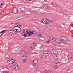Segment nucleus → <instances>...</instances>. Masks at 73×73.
Here are the masks:
<instances>
[{"instance_id":"obj_1","label":"nucleus","mask_w":73,"mask_h":73,"mask_svg":"<svg viewBox=\"0 0 73 73\" xmlns=\"http://www.w3.org/2000/svg\"><path fill=\"white\" fill-rule=\"evenodd\" d=\"M59 38L60 40H56V41L58 43H61V41H63L65 44L68 42V38L67 37L64 36H60Z\"/></svg>"},{"instance_id":"obj_2","label":"nucleus","mask_w":73,"mask_h":73,"mask_svg":"<svg viewBox=\"0 0 73 73\" xmlns=\"http://www.w3.org/2000/svg\"><path fill=\"white\" fill-rule=\"evenodd\" d=\"M21 59L23 63H25V62H26L27 61V58L25 56H22Z\"/></svg>"},{"instance_id":"obj_3","label":"nucleus","mask_w":73,"mask_h":73,"mask_svg":"<svg viewBox=\"0 0 73 73\" xmlns=\"http://www.w3.org/2000/svg\"><path fill=\"white\" fill-rule=\"evenodd\" d=\"M43 54L45 57H47L49 55V52L48 51H44L43 52Z\"/></svg>"},{"instance_id":"obj_4","label":"nucleus","mask_w":73,"mask_h":73,"mask_svg":"<svg viewBox=\"0 0 73 73\" xmlns=\"http://www.w3.org/2000/svg\"><path fill=\"white\" fill-rule=\"evenodd\" d=\"M16 7L14 8L13 9L12 13H16L18 11Z\"/></svg>"},{"instance_id":"obj_5","label":"nucleus","mask_w":73,"mask_h":73,"mask_svg":"<svg viewBox=\"0 0 73 73\" xmlns=\"http://www.w3.org/2000/svg\"><path fill=\"white\" fill-rule=\"evenodd\" d=\"M45 57L44 55L42 54L40 56V60H44L45 59Z\"/></svg>"},{"instance_id":"obj_6","label":"nucleus","mask_w":73,"mask_h":73,"mask_svg":"<svg viewBox=\"0 0 73 73\" xmlns=\"http://www.w3.org/2000/svg\"><path fill=\"white\" fill-rule=\"evenodd\" d=\"M29 32L28 33V36H31V35H33V32H32L31 31H30L29 30Z\"/></svg>"},{"instance_id":"obj_7","label":"nucleus","mask_w":73,"mask_h":73,"mask_svg":"<svg viewBox=\"0 0 73 73\" xmlns=\"http://www.w3.org/2000/svg\"><path fill=\"white\" fill-rule=\"evenodd\" d=\"M7 62L9 63V64H13V60H10V59H9L7 60Z\"/></svg>"},{"instance_id":"obj_8","label":"nucleus","mask_w":73,"mask_h":73,"mask_svg":"<svg viewBox=\"0 0 73 73\" xmlns=\"http://www.w3.org/2000/svg\"><path fill=\"white\" fill-rule=\"evenodd\" d=\"M6 33V30H3L0 33V34L2 33L1 35H0V36H3V35H4V33Z\"/></svg>"},{"instance_id":"obj_9","label":"nucleus","mask_w":73,"mask_h":73,"mask_svg":"<svg viewBox=\"0 0 73 73\" xmlns=\"http://www.w3.org/2000/svg\"><path fill=\"white\" fill-rule=\"evenodd\" d=\"M42 8L43 9H46L48 8V6L46 5H43L42 7Z\"/></svg>"},{"instance_id":"obj_10","label":"nucleus","mask_w":73,"mask_h":73,"mask_svg":"<svg viewBox=\"0 0 73 73\" xmlns=\"http://www.w3.org/2000/svg\"><path fill=\"white\" fill-rule=\"evenodd\" d=\"M12 65L14 66H15V68L19 66L18 64H17L16 62L13 64H12Z\"/></svg>"},{"instance_id":"obj_11","label":"nucleus","mask_w":73,"mask_h":73,"mask_svg":"<svg viewBox=\"0 0 73 73\" xmlns=\"http://www.w3.org/2000/svg\"><path fill=\"white\" fill-rule=\"evenodd\" d=\"M20 54H25V52L23 50H22L21 51Z\"/></svg>"},{"instance_id":"obj_12","label":"nucleus","mask_w":73,"mask_h":73,"mask_svg":"<svg viewBox=\"0 0 73 73\" xmlns=\"http://www.w3.org/2000/svg\"><path fill=\"white\" fill-rule=\"evenodd\" d=\"M68 57L69 60H73L72 57L70 55H68Z\"/></svg>"},{"instance_id":"obj_13","label":"nucleus","mask_w":73,"mask_h":73,"mask_svg":"<svg viewBox=\"0 0 73 73\" xmlns=\"http://www.w3.org/2000/svg\"><path fill=\"white\" fill-rule=\"evenodd\" d=\"M32 62H33V63L34 64H37V60H36L34 59L32 61Z\"/></svg>"},{"instance_id":"obj_14","label":"nucleus","mask_w":73,"mask_h":73,"mask_svg":"<svg viewBox=\"0 0 73 73\" xmlns=\"http://www.w3.org/2000/svg\"><path fill=\"white\" fill-rule=\"evenodd\" d=\"M37 21V19H35V18H33L32 20V21L33 23H35V22H36Z\"/></svg>"},{"instance_id":"obj_15","label":"nucleus","mask_w":73,"mask_h":73,"mask_svg":"<svg viewBox=\"0 0 73 73\" xmlns=\"http://www.w3.org/2000/svg\"><path fill=\"white\" fill-rule=\"evenodd\" d=\"M15 69L16 70H19L20 69V67L18 66L15 67Z\"/></svg>"},{"instance_id":"obj_16","label":"nucleus","mask_w":73,"mask_h":73,"mask_svg":"<svg viewBox=\"0 0 73 73\" xmlns=\"http://www.w3.org/2000/svg\"><path fill=\"white\" fill-rule=\"evenodd\" d=\"M56 65L58 66H61V64H60V62H58L56 64Z\"/></svg>"},{"instance_id":"obj_17","label":"nucleus","mask_w":73,"mask_h":73,"mask_svg":"<svg viewBox=\"0 0 73 73\" xmlns=\"http://www.w3.org/2000/svg\"><path fill=\"white\" fill-rule=\"evenodd\" d=\"M37 45V44L35 43H33V47H34V48H36V47L37 45Z\"/></svg>"},{"instance_id":"obj_18","label":"nucleus","mask_w":73,"mask_h":73,"mask_svg":"<svg viewBox=\"0 0 73 73\" xmlns=\"http://www.w3.org/2000/svg\"><path fill=\"white\" fill-rule=\"evenodd\" d=\"M23 36H24V37H28V35L27 34H23Z\"/></svg>"},{"instance_id":"obj_19","label":"nucleus","mask_w":73,"mask_h":73,"mask_svg":"<svg viewBox=\"0 0 73 73\" xmlns=\"http://www.w3.org/2000/svg\"><path fill=\"white\" fill-rule=\"evenodd\" d=\"M9 33L10 35H12L13 34V32L11 30H10L9 31Z\"/></svg>"},{"instance_id":"obj_20","label":"nucleus","mask_w":73,"mask_h":73,"mask_svg":"<svg viewBox=\"0 0 73 73\" xmlns=\"http://www.w3.org/2000/svg\"><path fill=\"white\" fill-rule=\"evenodd\" d=\"M3 73H11V72L8 71H5L3 72Z\"/></svg>"},{"instance_id":"obj_21","label":"nucleus","mask_w":73,"mask_h":73,"mask_svg":"<svg viewBox=\"0 0 73 73\" xmlns=\"http://www.w3.org/2000/svg\"><path fill=\"white\" fill-rule=\"evenodd\" d=\"M49 22H48L47 21L45 22V21H43V24H49Z\"/></svg>"},{"instance_id":"obj_22","label":"nucleus","mask_w":73,"mask_h":73,"mask_svg":"<svg viewBox=\"0 0 73 73\" xmlns=\"http://www.w3.org/2000/svg\"><path fill=\"white\" fill-rule=\"evenodd\" d=\"M29 50H30V51L31 50L32 51L33 50V48L31 47H29Z\"/></svg>"},{"instance_id":"obj_23","label":"nucleus","mask_w":73,"mask_h":73,"mask_svg":"<svg viewBox=\"0 0 73 73\" xmlns=\"http://www.w3.org/2000/svg\"><path fill=\"white\" fill-rule=\"evenodd\" d=\"M11 60L13 61V64H14V63H16V62H15V59H12Z\"/></svg>"},{"instance_id":"obj_24","label":"nucleus","mask_w":73,"mask_h":73,"mask_svg":"<svg viewBox=\"0 0 73 73\" xmlns=\"http://www.w3.org/2000/svg\"><path fill=\"white\" fill-rule=\"evenodd\" d=\"M13 33H15L16 34L18 33V32H17V31H16L15 30L13 31Z\"/></svg>"},{"instance_id":"obj_25","label":"nucleus","mask_w":73,"mask_h":73,"mask_svg":"<svg viewBox=\"0 0 73 73\" xmlns=\"http://www.w3.org/2000/svg\"><path fill=\"white\" fill-rule=\"evenodd\" d=\"M1 6H0V7L1 8H3V4H4V3H1Z\"/></svg>"},{"instance_id":"obj_26","label":"nucleus","mask_w":73,"mask_h":73,"mask_svg":"<svg viewBox=\"0 0 73 73\" xmlns=\"http://www.w3.org/2000/svg\"><path fill=\"white\" fill-rule=\"evenodd\" d=\"M53 52H54V51H53L52 50H51V51H50V53L51 54H53Z\"/></svg>"},{"instance_id":"obj_27","label":"nucleus","mask_w":73,"mask_h":73,"mask_svg":"<svg viewBox=\"0 0 73 73\" xmlns=\"http://www.w3.org/2000/svg\"><path fill=\"white\" fill-rule=\"evenodd\" d=\"M52 40V41H57V39L55 38H53Z\"/></svg>"},{"instance_id":"obj_28","label":"nucleus","mask_w":73,"mask_h":73,"mask_svg":"<svg viewBox=\"0 0 73 73\" xmlns=\"http://www.w3.org/2000/svg\"><path fill=\"white\" fill-rule=\"evenodd\" d=\"M53 39V38L52 36H50L49 37V40H52Z\"/></svg>"},{"instance_id":"obj_29","label":"nucleus","mask_w":73,"mask_h":73,"mask_svg":"<svg viewBox=\"0 0 73 73\" xmlns=\"http://www.w3.org/2000/svg\"><path fill=\"white\" fill-rule=\"evenodd\" d=\"M21 12H23V13H25V11L24 10H21Z\"/></svg>"},{"instance_id":"obj_30","label":"nucleus","mask_w":73,"mask_h":73,"mask_svg":"<svg viewBox=\"0 0 73 73\" xmlns=\"http://www.w3.org/2000/svg\"><path fill=\"white\" fill-rule=\"evenodd\" d=\"M29 12H30V13H32V10H31V9H29L28 11Z\"/></svg>"},{"instance_id":"obj_31","label":"nucleus","mask_w":73,"mask_h":73,"mask_svg":"<svg viewBox=\"0 0 73 73\" xmlns=\"http://www.w3.org/2000/svg\"><path fill=\"white\" fill-rule=\"evenodd\" d=\"M18 29V31L17 32H20L21 31V29Z\"/></svg>"},{"instance_id":"obj_32","label":"nucleus","mask_w":73,"mask_h":73,"mask_svg":"<svg viewBox=\"0 0 73 73\" xmlns=\"http://www.w3.org/2000/svg\"><path fill=\"white\" fill-rule=\"evenodd\" d=\"M26 32H27V33H25V34H26L28 35V33H29V30H26Z\"/></svg>"},{"instance_id":"obj_33","label":"nucleus","mask_w":73,"mask_h":73,"mask_svg":"<svg viewBox=\"0 0 73 73\" xmlns=\"http://www.w3.org/2000/svg\"><path fill=\"white\" fill-rule=\"evenodd\" d=\"M1 15H4V12L3 11H2L1 12Z\"/></svg>"},{"instance_id":"obj_34","label":"nucleus","mask_w":73,"mask_h":73,"mask_svg":"<svg viewBox=\"0 0 73 73\" xmlns=\"http://www.w3.org/2000/svg\"><path fill=\"white\" fill-rule=\"evenodd\" d=\"M35 68H36V69H37V68H39V66L37 65H36L35 66Z\"/></svg>"},{"instance_id":"obj_35","label":"nucleus","mask_w":73,"mask_h":73,"mask_svg":"<svg viewBox=\"0 0 73 73\" xmlns=\"http://www.w3.org/2000/svg\"><path fill=\"white\" fill-rule=\"evenodd\" d=\"M50 71L49 70H46L44 72H45L46 73H47V72H49Z\"/></svg>"},{"instance_id":"obj_36","label":"nucleus","mask_w":73,"mask_h":73,"mask_svg":"<svg viewBox=\"0 0 73 73\" xmlns=\"http://www.w3.org/2000/svg\"><path fill=\"white\" fill-rule=\"evenodd\" d=\"M54 22L53 21H51L50 22V23H51V24H54Z\"/></svg>"},{"instance_id":"obj_37","label":"nucleus","mask_w":73,"mask_h":73,"mask_svg":"<svg viewBox=\"0 0 73 73\" xmlns=\"http://www.w3.org/2000/svg\"><path fill=\"white\" fill-rule=\"evenodd\" d=\"M47 20H48V19H44L43 20V21H45V22L46 21H47Z\"/></svg>"},{"instance_id":"obj_38","label":"nucleus","mask_w":73,"mask_h":73,"mask_svg":"<svg viewBox=\"0 0 73 73\" xmlns=\"http://www.w3.org/2000/svg\"><path fill=\"white\" fill-rule=\"evenodd\" d=\"M16 23L15 24V25H16V26L14 27V28H15V27H18V25L17 24L16 25Z\"/></svg>"},{"instance_id":"obj_39","label":"nucleus","mask_w":73,"mask_h":73,"mask_svg":"<svg viewBox=\"0 0 73 73\" xmlns=\"http://www.w3.org/2000/svg\"><path fill=\"white\" fill-rule=\"evenodd\" d=\"M58 58L57 56L55 57L54 58L55 60H57Z\"/></svg>"},{"instance_id":"obj_40","label":"nucleus","mask_w":73,"mask_h":73,"mask_svg":"<svg viewBox=\"0 0 73 73\" xmlns=\"http://www.w3.org/2000/svg\"><path fill=\"white\" fill-rule=\"evenodd\" d=\"M47 20L48 21H48V22H49L48 23L49 24V23H50V21L48 20V19H47Z\"/></svg>"},{"instance_id":"obj_41","label":"nucleus","mask_w":73,"mask_h":73,"mask_svg":"<svg viewBox=\"0 0 73 73\" xmlns=\"http://www.w3.org/2000/svg\"><path fill=\"white\" fill-rule=\"evenodd\" d=\"M54 6H55L56 7H57V4H55L54 3Z\"/></svg>"},{"instance_id":"obj_42","label":"nucleus","mask_w":73,"mask_h":73,"mask_svg":"<svg viewBox=\"0 0 73 73\" xmlns=\"http://www.w3.org/2000/svg\"><path fill=\"white\" fill-rule=\"evenodd\" d=\"M41 22L42 23L44 24V21H43V20H42V21H41Z\"/></svg>"},{"instance_id":"obj_43","label":"nucleus","mask_w":73,"mask_h":73,"mask_svg":"<svg viewBox=\"0 0 73 73\" xmlns=\"http://www.w3.org/2000/svg\"><path fill=\"white\" fill-rule=\"evenodd\" d=\"M40 33H36V35H37L38 36V35H39L40 34Z\"/></svg>"},{"instance_id":"obj_44","label":"nucleus","mask_w":73,"mask_h":73,"mask_svg":"<svg viewBox=\"0 0 73 73\" xmlns=\"http://www.w3.org/2000/svg\"><path fill=\"white\" fill-rule=\"evenodd\" d=\"M39 37H41V34H39V35H38V36Z\"/></svg>"},{"instance_id":"obj_45","label":"nucleus","mask_w":73,"mask_h":73,"mask_svg":"<svg viewBox=\"0 0 73 73\" xmlns=\"http://www.w3.org/2000/svg\"><path fill=\"white\" fill-rule=\"evenodd\" d=\"M50 41L49 40H48L47 42V44H49V42Z\"/></svg>"},{"instance_id":"obj_46","label":"nucleus","mask_w":73,"mask_h":73,"mask_svg":"<svg viewBox=\"0 0 73 73\" xmlns=\"http://www.w3.org/2000/svg\"><path fill=\"white\" fill-rule=\"evenodd\" d=\"M7 27H8V26H7L5 25V28H7Z\"/></svg>"},{"instance_id":"obj_47","label":"nucleus","mask_w":73,"mask_h":73,"mask_svg":"<svg viewBox=\"0 0 73 73\" xmlns=\"http://www.w3.org/2000/svg\"><path fill=\"white\" fill-rule=\"evenodd\" d=\"M19 27H19V29H21V25H19Z\"/></svg>"},{"instance_id":"obj_48","label":"nucleus","mask_w":73,"mask_h":73,"mask_svg":"<svg viewBox=\"0 0 73 73\" xmlns=\"http://www.w3.org/2000/svg\"><path fill=\"white\" fill-rule=\"evenodd\" d=\"M22 8H25V7H21V9Z\"/></svg>"},{"instance_id":"obj_49","label":"nucleus","mask_w":73,"mask_h":73,"mask_svg":"<svg viewBox=\"0 0 73 73\" xmlns=\"http://www.w3.org/2000/svg\"><path fill=\"white\" fill-rule=\"evenodd\" d=\"M56 66H53V68H54V69H56Z\"/></svg>"},{"instance_id":"obj_50","label":"nucleus","mask_w":73,"mask_h":73,"mask_svg":"<svg viewBox=\"0 0 73 73\" xmlns=\"http://www.w3.org/2000/svg\"><path fill=\"white\" fill-rule=\"evenodd\" d=\"M17 24H18V26H19V25H20V24H18V23H16V25H17Z\"/></svg>"},{"instance_id":"obj_51","label":"nucleus","mask_w":73,"mask_h":73,"mask_svg":"<svg viewBox=\"0 0 73 73\" xmlns=\"http://www.w3.org/2000/svg\"><path fill=\"white\" fill-rule=\"evenodd\" d=\"M53 54H56V53L54 51V52H53Z\"/></svg>"},{"instance_id":"obj_52","label":"nucleus","mask_w":73,"mask_h":73,"mask_svg":"<svg viewBox=\"0 0 73 73\" xmlns=\"http://www.w3.org/2000/svg\"><path fill=\"white\" fill-rule=\"evenodd\" d=\"M15 31H18V29H15Z\"/></svg>"},{"instance_id":"obj_53","label":"nucleus","mask_w":73,"mask_h":73,"mask_svg":"<svg viewBox=\"0 0 73 73\" xmlns=\"http://www.w3.org/2000/svg\"><path fill=\"white\" fill-rule=\"evenodd\" d=\"M72 60H73V54L72 55Z\"/></svg>"},{"instance_id":"obj_54","label":"nucleus","mask_w":73,"mask_h":73,"mask_svg":"<svg viewBox=\"0 0 73 73\" xmlns=\"http://www.w3.org/2000/svg\"><path fill=\"white\" fill-rule=\"evenodd\" d=\"M29 1H31L32 0H28Z\"/></svg>"},{"instance_id":"obj_55","label":"nucleus","mask_w":73,"mask_h":73,"mask_svg":"<svg viewBox=\"0 0 73 73\" xmlns=\"http://www.w3.org/2000/svg\"><path fill=\"white\" fill-rule=\"evenodd\" d=\"M14 24V23H11V24L12 25V24Z\"/></svg>"},{"instance_id":"obj_56","label":"nucleus","mask_w":73,"mask_h":73,"mask_svg":"<svg viewBox=\"0 0 73 73\" xmlns=\"http://www.w3.org/2000/svg\"><path fill=\"white\" fill-rule=\"evenodd\" d=\"M32 32H35V31H33Z\"/></svg>"},{"instance_id":"obj_57","label":"nucleus","mask_w":73,"mask_h":73,"mask_svg":"<svg viewBox=\"0 0 73 73\" xmlns=\"http://www.w3.org/2000/svg\"><path fill=\"white\" fill-rule=\"evenodd\" d=\"M24 32H26V31L25 30H24Z\"/></svg>"},{"instance_id":"obj_58","label":"nucleus","mask_w":73,"mask_h":73,"mask_svg":"<svg viewBox=\"0 0 73 73\" xmlns=\"http://www.w3.org/2000/svg\"><path fill=\"white\" fill-rule=\"evenodd\" d=\"M18 27V28H19V27L18 26V27Z\"/></svg>"}]
</instances>
